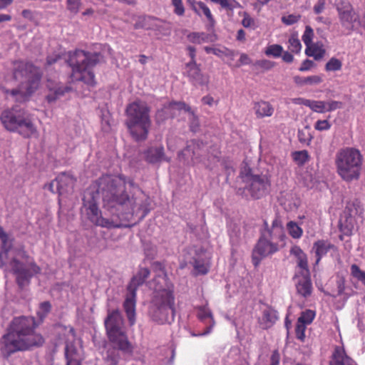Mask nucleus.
<instances>
[{
	"mask_svg": "<svg viewBox=\"0 0 365 365\" xmlns=\"http://www.w3.org/2000/svg\"><path fill=\"white\" fill-rule=\"evenodd\" d=\"M253 110L257 118L271 117L274 112L273 106L269 102L263 100L254 102Z\"/></svg>",
	"mask_w": 365,
	"mask_h": 365,
	"instance_id": "6ab92c4d",
	"label": "nucleus"
},
{
	"mask_svg": "<svg viewBox=\"0 0 365 365\" xmlns=\"http://www.w3.org/2000/svg\"><path fill=\"white\" fill-rule=\"evenodd\" d=\"M242 24L245 28L252 27L255 24V21L248 14L245 13L242 20Z\"/></svg>",
	"mask_w": 365,
	"mask_h": 365,
	"instance_id": "052dcab7",
	"label": "nucleus"
},
{
	"mask_svg": "<svg viewBox=\"0 0 365 365\" xmlns=\"http://www.w3.org/2000/svg\"><path fill=\"white\" fill-rule=\"evenodd\" d=\"M327 0H317L314 4L313 10L316 14H321L325 9Z\"/></svg>",
	"mask_w": 365,
	"mask_h": 365,
	"instance_id": "bf43d9fd",
	"label": "nucleus"
},
{
	"mask_svg": "<svg viewBox=\"0 0 365 365\" xmlns=\"http://www.w3.org/2000/svg\"><path fill=\"white\" fill-rule=\"evenodd\" d=\"M12 272L16 275V282L21 289L30 284L31 277L41 272V268L34 262L29 264V267L25 268L22 262L14 258L10 262Z\"/></svg>",
	"mask_w": 365,
	"mask_h": 365,
	"instance_id": "9d476101",
	"label": "nucleus"
},
{
	"mask_svg": "<svg viewBox=\"0 0 365 365\" xmlns=\"http://www.w3.org/2000/svg\"><path fill=\"white\" fill-rule=\"evenodd\" d=\"M80 5V0H67L68 9L75 14L78 12Z\"/></svg>",
	"mask_w": 365,
	"mask_h": 365,
	"instance_id": "6e6d98bb",
	"label": "nucleus"
},
{
	"mask_svg": "<svg viewBox=\"0 0 365 365\" xmlns=\"http://www.w3.org/2000/svg\"><path fill=\"white\" fill-rule=\"evenodd\" d=\"M314 36V31L309 26H307L305 27V30L304 31V34L302 35V41L304 43L306 47L312 44V38Z\"/></svg>",
	"mask_w": 365,
	"mask_h": 365,
	"instance_id": "8fccbe9b",
	"label": "nucleus"
},
{
	"mask_svg": "<svg viewBox=\"0 0 365 365\" xmlns=\"http://www.w3.org/2000/svg\"><path fill=\"white\" fill-rule=\"evenodd\" d=\"M283 247L278 242L272 241L264 236H260L252 253V261L254 266L257 267L263 258L276 253Z\"/></svg>",
	"mask_w": 365,
	"mask_h": 365,
	"instance_id": "9b49d317",
	"label": "nucleus"
},
{
	"mask_svg": "<svg viewBox=\"0 0 365 365\" xmlns=\"http://www.w3.org/2000/svg\"><path fill=\"white\" fill-rule=\"evenodd\" d=\"M89 189L92 200L84 202L88 219L97 226L107 228L113 227L111 221L101 216L96 201L101 197L108 207L125 205L130 199L126 192L125 178L120 175H105L93 182Z\"/></svg>",
	"mask_w": 365,
	"mask_h": 365,
	"instance_id": "f257e3e1",
	"label": "nucleus"
},
{
	"mask_svg": "<svg viewBox=\"0 0 365 365\" xmlns=\"http://www.w3.org/2000/svg\"><path fill=\"white\" fill-rule=\"evenodd\" d=\"M187 40L196 44H201L209 41L210 36L204 32H191L187 36Z\"/></svg>",
	"mask_w": 365,
	"mask_h": 365,
	"instance_id": "72a5a7b5",
	"label": "nucleus"
},
{
	"mask_svg": "<svg viewBox=\"0 0 365 365\" xmlns=\"http://www.w3.org/2000/svg\"><path fill=\"white\" fill-rule=\"evenodd\" d=\"M364 157L354 148H345L339 150L335 158L336 173L345 182L358 180L361 176Z\"/></svg>",
	"mask_w": 365,
	"mask_h": 365,
	"instance_id": "0eeeda50",
	"label": "nucleus"
},
{
	"mask_svg": "<svg viewBox=\"0 0 365 365\" xmlns=\"http://www.w3.org/2000/svg\"><path fill=\"white\" fill-rule=\"evenodd\" d=\"M210 1L220 4L221 8L226 11H232L234 9L241 7L240 4L237 0H210Z\"/></svg>",
	"mask_w": 365,
	"mask_h": 365,
	"instance_id": "e433bc0d",
	"label": "nucleus"
},
{
	"mask_svg": "<svg viewBox=\"0 0 365 365\" xmlns=\"http://www.w3.org/2000/svg\"><path fill=\"white\" fill-rule=\"evenodd\" d=\"M329 365H358L357 363L348 356L343 346H336L332 352Z\"/></svg>",
	"mask_w": 365,
	"mask_h": 365,
	"instance_id": "dca6fc26",
	"label": "nucleus"
},
{
	"mask_svg": "<svg viewBox=\"0 0 365 365\" xmlns=\"http://www.w3.org/2000/svg\"><path fill=\"white\" fill-rule=\"evenodd\" d=\"M57 191L59 195H62L67 191L68 188L72 187L75 180L72 175L66 173H61L56 178Z\"/></svg>",
	"mask_w": 365,
	"mask_h": 365,
	"instance_id": "a878e982",
	"label": "nucleus"
},
{
	"mask_svg": "<svg viewBox=\"0 0 365 365\" xmlns=\"http://www.w3.org/2000/svg\"><path fill=\"white\" fill-rule=\"evenodd\" d=\"M343 106L342 102L337 101H327V110L326 112H332L336 109L341 108Z\"/></svg>",
	"mask_w": 365,
	"mask_h": 365,
	"instance_id": "4d7b16f0",
	"label": "nucleus"
},
{
	"mask_svg": "<svg viewBox=\"0 0 365 365\" xmlns=\"http://www.w3.org/2000/svg\"><path fill=\"white\" fill-rule=\"evenodd\" d=\"M342 67L341 61L335 58H331L325 65V70L327 71H340Z\"/></svg>",
	"mask_w": 365,
	"mask_h": 365,
	"instance_id": "49530a36",
	"label": "nucleus"
},
{
	"mask_svg": "<svg viewBox=\"0 0 365 365\" xmlns=\"http://www.w3.org/2000/svg\"><path fill=\"white\" fill-rule=\"evenodd\" d=\"M350 271L351 276L365 286V271L361 270L356 264H351Z\"/></svg>",
	"mask_w": 365,
	"mask_h": 365,
	"instance_id": "37998d69",
	"label": "nucleus"
},
{
	"mask_svg": "<svg viewBox=\"0 0 365 365\" xmlns=\"http://www.w3.org/2000/svg\"><path fill=\"white\" fill-rule=\"evenodd\" d=\"M199 144L196 140H191L186 148L179 154V158H185V156H191V159L194 161V156L195 155V148H198Z\"/></svg>",
	"mask_w": 365,
	"mask_h": 365,
	"instance_id": "a19ab883",
	"label": "nucleus"
},
{
	"mask_svg": "<svg viewBox=\"0 0 365 365\" xmlns=\"http://www.w3.org/2000/svg\"><path fill=\"white\" fill-rule=\"evenodd\" d=\"M307 329V326H304V324L296 323L294 332L296 338L300 341V342H304L306 339V335L305 331Z\"/></svg>",
	"mask_w": 365,
	"mask_h": 365,
	"instance_id": "09e8293b",
	"label": "nucleus"
},
{
	"mask_svg": "<svg viewBox=\"0 0 365 365\" xmlns=\"http://www.w3.org/2000/svg\"><path fill=\"white\" fill-rule=\"evenodd\" d=\"M277 319V312L271 307H267L263 310L262 317L258 322L262 329H267L274 325Z\"/></svg>",
	"mask_w": 365,
	"mask_h": 365,
	"instance_id": "5701e85b",
	"label": "nucleus"
},
{
	"mask_svg": "<svg viewBox=\"0 0 365 365\" xmlns=\"http://www.w3.org/2000/svg\"><path fill=\"white\" fill-rule=\"evenodd\" d=\"M123 319L118 309L108 310L104 321L107 335H113L123 331Z\"/></svg>",
	"mask_w": 365,
	"mask_h": 365,
	"instance_id": "4468645a",
	"label": "nucleus"
},
{
	"mask_svg": "<svg viewBox=\"0 0 365 365\" xmlns=\"http://www.w3.org/2000/svg\"><path fill=\"white\" fill-rule=\"evenodd\" d=\"M100 54L76 49L69 52L68 64L71 68L70 79L72 82L81 81L89 86L96 83L93 68L98 63Z\"/></svg>",
	"mask_w": 365,
	"mask_h": 365,
	"instance_id": "423d86ee",
	"label": "nucleus"
},
{
	"mask_svg": "<svg viewBox=\"0 0 365 365\" xmlns=\"http://www.w3.org/2000/svg\"><path fill=\"white\" fill-rule=\"evenodd\" d=\"M155 275L150 282L153 292L150 301L149 314L158 324L171 323L175 319V297L172 284L161 263L153 264Z\"/></svg>",
	"mask_w": 365,
	"mask_h": 365,
	"instance_id": "f03ea898",
	"label": "nucleus"
},
{
	"mask_svg": "<svg viewBox=\"0 0 365 365\" xmlns=\"http://www.w3.org/2000/svg\"><path fill=\"white\" fill-rule=\"evenodd\" d=\"M287 230L289 235L294 239H299L303 235L302 228L294 221H289L287 222Z\"/></svg>",
	"mask_w": 365,
	"mask_h": 365,
	"instance_id": "4c0bfd02",
	"label": "nucleus"
},
{
	"mask_svg": "<svg viewBox=\"0 0 365 365\" xmlns=\"http://www.w3.org/2000/svg\"><path fill=\"white\" fill-rule=\"evenodd\" d=\"M291 200H293V202L287 200L282 203L284 209L289 212L296 210L299 205V201L298 199H294V197L291 195Z\"/></svg>",
	"mask_w": 365,
	"mask_h": 365,
	"instance_id": "5fc2aeb1",
	"label": "nucleus"
},
{
	"mask_svg": "<svg viewBox=\"0 0 365 365\" xmlns=\"http://www.w3.org/2000/svg\"><path fill=\"white\" fill-rule=\"evenodd\" d=\"M0 239L1 240V252H0V268L4 265V259L8 258V255L11 249L12 245L9 243L8 235L0 226Z\"/></svg>",
	"mask_w": 365,
	"mask_h": 365,
	"instance_id": "bb28decb",
	"label": "nucleus"
},
{
	"mask_svg": "<svg viewBox=\"0 0 365 365\" xmlns=\"http://www.w3.org/2000/svg\"><path fill=\"white\" fill-rule=\"evenodd\" d=\"M187 76L195 83L200 86L207 85L209 83V76L201 72L200 67L187 70Z\"/></svg>",
	"mask_w": 365,
	"mask_h": 365,
	"instance_id": "7c9ffc66",
	"label": "nucleus"
},
{
	"mask_svg": "<svg viewBox=\"0 0 365 365\" xmlns=\"http://www.w3.org/2000/svg\"><path fill=\"white\" fill-rule=\"evenodd\" d=\"M38 324L34 317H14L3 336L2 354L8 358L17 351L29 350L44 344L43 336L36 331Z\"/></svg>",
	"mask_w": 365,
	"mask_h": 365,
	"instance_id": "7ed1b4c3",
	"label": "nucleus"
},
{
	"mask_svg": "<svg viewBox=\"0 0 365 365\" xmlns=\"http://www.w3.org/2000/svg\"><path fill=\"white\" fill-rule=\"evenodd\" d=\"M307 107H309L313 112L324 113L327 110V101H306Z\"/></svg>",
	"mask_w": 365,
	"mask_h": 365,
	"instance_id": "c9c22d12",
	"label": "nucleus"
},
{
	"mask_svg": "<svg viewBox=\"0 0 365 365\" xmlns=\"http://www.w3.org/2000/svg\"><path fill=\"white\" fill-rule=\"evenodd\" d=\"M247 189L255 199L264 196L269 186V180L266 175H251L247 177Z\"/></svg>",
	"mask_w": 365,
	"mask_h": 365,
	"instance_id": "f8f14e48",
	"label": "nucleus"
},
{
	"mask_svg": "<svg viewBox=\"0 0 365 365\" xmlns=\"http://www.w3.org/2000/svg\"><path fill=\"white\" fill-rule=\"evenodd\" d=\"M49 93L46 96V99L48 103H53L60 97L71 91V87L68 86H62L56 84L55 86L51 83L47 84Z\"/></svg>",
	"mask_w": 365,
	"mask_h": 365,
	"instance_id": "aec40b11",
	"label": "nucleus"
},
{
	"mask_svg": "<svg viewBox=\"0 0 365 365\" xmlns=\"http://www.w3.org/2000/svg\"><path fill=\"white\" fill-rule=\"evenodd\" d=\"M0 120L7 130L18 133L23 138H29L37 133L30 115L17 106L4 110Z\"/></svg>",
	"mask_w": 365,
	"mask_h": 365,
	"instance_id": "6e6552de",
	"label": "nucleus"
},
{
	"mask_svg": "<svg viewBox=\"0 0 365 365\" xmlns=\"http://www.w3.org/2000/svg\"><path fill=\"white\" fill-rule=\"evenodd\" d=\"M77 351L74 346H66V365H81V361L76 358V354Z\"/></svg>",
	"mask_w": 365,
	"mask_h": 365,
	"instance_id": "f704fd0d",
	"label": "nucleus"
},
{
	"mask_svg": "<svg viewBox=\"0 0 365 365\" xmlns=\"http://www.w3.org/2000/svg\"><path fill=\"white\" fill-rule=\"evenodd\" d=\"M293 160L299 165H303L309 160L308 152L305 150L295 151L292 153Z\"/></svg>",
	"mask_w": 365,
	"mask_h": 365,
	"instance_id": "c03bdc74",
	"label": "nucleus"
},
{
	"mask_svg": "<svg viewBox=\"0 0 365 365\" xmlns=\"http://www.w3.org/2000/svg\"><path fill=\"white\" fill-rule=\"evenodd\" d=\"M314 63L312 61L309 59H305L301 64V66L299 68V71H307L310 70Z\"/></svg>",
	"mask_w": 365,
	"mask_h": 365,
	"instance_id": "680f3d73",
	"label": "nucleus"
},
{
	"mask_svg": "<svg viewBox=\"0 0 365 365\" xmlns=\"http://www.w3.org/2000/svg\"><path fill=\"white\" fill-rule=\"evenodd\" d=\"M173 112L168 108V106H165L162 109L158 110L155 114V121L157 124L163 123L168 118L173 117Z\"/></svg>",
	"mask_w": 365,
	"mask_h": 365,
	"instance_id": "58836bf2",
	"label": "nucleus"
},
{
	"mask_svg": "<svg viewBox=\"0 0 365 365\" xmlns=\"http://www.w3.org/2000/svg\"><path fill=\"white\" fill-rule=\"evenodd\" d=\"M334 247L328 240H319L314 243L313 249L314 250L317 257L316 263L318 264L322 258L326 255L328 252Z\"/></svg>",
	"mask_w": 365,
	"mask_h": 365,
	"instance_id": "393cba45",
	"label": "nucleus"
},
{
	"mask_svg": "<svg viewBox=\"0 0 365 365\" xmlns=\"http://www.w3.org/2000/svg\"><path fill=\"white\" fill-rule=\"evenodd\" d=\"M172 4L174 6V13L178 16H182L185 14V8L182 0H172Z\"/></svg>",
	"mask_w": 365,
	"mask_h": 365,
	"instance_id": "864d4df0",
	"label": "nucleus"
},
{
	"mask_svg": "<svg viewBox=\"0 0 365 365\" xmlns=\"http://www.w3.org/2000/svg\"><path fill=\"white\" fill-rule=\"evenodd\" d=\"M150 112V107L141 101L130 103L125 108V125L136 142L144 141L148 138L152 125Z\"/></svg>",
	"mask_w": 365,
	"mask_h": 365,
	"instance_id": "39448f33",
	"label": "nucleus"
},
{
	"mask_svg": "<svg viewBox=\"0 0 365 365\" xmlns=\"http://www.w3.org/2000/svg\"><path fill=\"white\" fill-rule=\"evenodd\" d=\"M299 19V16L289 14L288 16H282V21L286 25H292L297 23Z\"/></svg>",
	"mask_w": 365,
	"mask_h": 365,
	"instance_id": "13d9d810",
	"label": "nucleus"
},
{
	"mask_svg": "<svg viewBox=\"0 0 365 365\" xmlns=\"http://www.w3.org/2000/svg\"><path fill=\"white\" fill-rule=\"evenodd\" d=\"M264 230L261 232L260 236H264L269 240L278 242L282 246L285 245L287 239L284 227L280 219L276 217L269 227L267 221L264 222Z\"/></svg>",
	"mask_w": 365,
	"mask_h": 365,
	"instance_id": "ddd939ff",
	"label": "nucleus"
},
{
	"mask_svg": "<svg viewBox=\"0 0 365 365\" xmlns=\"http://www.w3.org/2000/svg\"><path fill=\"white\" fill-rule=\"evenodd\" d=\"M195 309L197 310V318L200 322H204L206 319H210L211 321H213V314L208 307L207 303L202 306H197L195 307Z\"/></svg>",
	"mask_w": 365,
	"mask_h": 365,
	"instance_id": "473e14b6",
	"label": "nucleus"
},
{
	"mask_svg": "<svg viewBox=\"0 0 365 365\" xmlns=\"http://www.w3.org/2000/svg\"><path fill=\"white\" fill-rule=\"evenodd\" d=\"M135 304L136 292L128 290V294L123 303V308L130 326H133L135 322Z\"/></svg>",
	"mask_w": 365,
	"mask_h": 365,
	"instance_id": "f3484780",
	"label": "nucleus"
},
{
	"mask_svg": "<svg viewBox=\"0 0 365 365\" xmlns=\"http://www.w3.org/2000/svg\"><path fill=\"white\" fill-rule=\"evenodd\" d=\"M257 64L258 66H259L260 67L262 68H264L266 69H270L272 68L274 63L269 60H262V61H259Z\"/></svg>",
	"mask_w": 365,
	"mask_h": 365,
	"instance_id": "338daca9",
	"label": "nucleus"
},
{
	"mask_svg": "<svg viewBox=\"0 0 365 365\" xmlns=\"http://www.w3.org/2000/svg\"><path fill=\"white\" fill-rule=\"evenodd\" d=\"M364 210L357 202H348L341 215L339 228L342 233L339 236L343 240V235L351 236L356 228L358 227V220L363 221Z\"/></svg>",
	"mask_w": 365,
	"mask_h": 365,
	"instance_id": "1a4fd4ad",
	"label": "nucleus"
},
{
	"mask_svg": "<svg viewBox=\"0 0 365 365\" xmlns=\"http://www.w3.org/2000/svg\"><path fill=\"white\" fill-rule=\"evenodd\" d=\"M193 267L197 274H205L208 272V267L202 260L195 259Z\"/></svg>",
	"mask_w": 365,
	"mask_h": 365,
	"instance_id": "3c124183",
	"label": "nucleus"
},
{
	"mask_svg": "<svg viewBox=\"0 0 365 365\" xmlns=\"http://www.w3.org/2000/svg\"><path fill=\"white\" fill-rule=\"evenodd\" d=\"M51 309V305L49 302H43L40 304V309L41 312H43V315H46L50 312Z\"/></svg>",
	"mask_w": 365,
	"mask_h": 365,
	"instance_id": "69168bd1",
	"label": "nucleus"
},
{
	"mask_svg": "<svg viewBox=\"0 0 365 365\" xmlns=\"http://www.w3.org/2000/svg\"><path fill=\"white\" fill-rule=\"evenodd\" d=\"M288 48L292 53H298L302 49V44L296 35H292L288 41Z\"/></svg>",
	"mask_w": 365,
	"mask_h": 365,
	"instance_id": "a18cd8bd",
	"label": "nucleus"
},
{
	"mask_svg": "<svg viewBox=\"0 0 365 365\" xmlns=\"http://www.w3.org/2000/svg\"><path fill=\"white\" fill-rule=\"evenodd\" d=\"M297 279L296 289L297 292L300 296L307 298L312 294V283L311 281L310 271L299 272L295 275Z\"/></svg>",
	"mask_w": 365,
	"mask_h": 365,
	"instance_id": "2eb2a0df",
	"label": "nucleus"
},
{
	"mask_svg": "<svg viewBox=\"0 0 365 365\" xmlns=\"http://www.w3.org/2000/svg\"><path fill=\"white\" fill-rule=\"evenodd\" d=\"M150 272L148 268L140 267L137 273L131 278L127 290L137 292L138 287L143 285L150 276Z\"/></svg>",
	"mask_w": 365,
	"mask_h": 365,
	"instance_id": "412c9836",
	"label": "nucleus"
},
{
	"mask_svg": "<svg viewBox=\"0 0 365 365\" xmlns=\"http://www.w3.org/2000/svg\"><path fill=\"white\" fill-rule=\"evenodd\" d=\"M13 78L19 83L16 88L11 90L2 87L6 94L20 103L26 102L38 89L42 78L40 68L33 63L24 61H15L12 63Z\"/></svg>",
	"mask_w": 365,
	"mask_h": 365,
	"instance_id": "20e7f679",
	"label": "nucleus"
},
{
	"mask_svg": "<svg viewBox=\"0 0 365 365\" xmlns=\"http://www.w3.org/2000/svg\"><path fill=\"white\" fill-rule=\"evenodd\" d=\"M164 157V148L163 146L150 148L145 152L146 161L150 163H156L161 161Z\"/></svg>",
	"mask_w": 365,
	"mask_h": 365,
	"instance_id": "c756f323",
	"label": "nucleus"
},
{
	"mask_svg": "<svg viewBox=\"0 0 365 365\" xmlns=\"http://www.w3.org/2000/svg\"><path fill=\"white\" fill-rule=\"evenodd\" d=\"M271 364L270 365H279L280 361V354L278 350L273 351L271 356Z\"/></svg>",
	"mask_w": 365,
	"mask_h": 365,
	"instance_id": "0e129e2a",
	"label": "nucleus"
},
{
	"mask_svg": "<svg viewBox=\"0 0 365 365\" xmlns=\"http://www.w3.org/2000/svg\"><path fill=\"white\" fill-rule=\"evenodd\" d=\"M337 11L342 24L353 21V9L349 4H347L343 8L338 7Z\"/></svg>",
	"mask_w": 365,
	"mask_h": 365,
	"instance_id": "2f4dec72",
	"label": "nucleus"
},
{
	"mask_svg": "<svg viewBox=\"0 0 365 365\" xmlns=\"http://www.w3.org/2000/svg\"><path fill=\"white\" fill-rule=\"evenodd\" d=\"M109 341L117 346L118 349L123 352L132 353L133 346L128 341L124 331L114 333L113 335H107Z\"/></svg>",
	"mask_w": 365,
	"mask_h": 365,
	"instance_id": "a211bd4d",
	"label": "nucleus"
},
{
	"mask_svg": "<svg viewBox=\"0 0 365 365\" xmlns=\"http://www.w3.org/2000/svg\"><path fill=\"white\" fill-rule=\"evenodd\" d=\"M293 81L297 86L302 87L320 84L323 81V78L320 75H313L307 77L294 76Z\"/></svg>",
	"mask_w": 365,
	"mask_h": 365,
	"instance_id": "c85d7f7f",
	"label": "nucleus"
},
{
	"mask_svg": "<svg viewBox=\"0 0 365 365\" xmlns=\"http://www.w3.org/2000/svg\"><path fill=\"white\" fill-rule=\"evenodd\" d=\"M44 188H47L52 193H58L56 179L55 178L50 183L44 186Z\"/></svg>",
	"mask_w": 365,
	"mask_h": 365,
	"instance_id": "774afa93",
	"label": "nucleus"
},
{
	"mask_svg": "<svg viewBox=\"0 0 365 365\" xmlns=\"http://www.w3.org/2000/svg\"><path fill=\"white\" fill-rule=\"evenodd\" d=\"M315 317V312L311 309H307L302 312L299 317L297 319L298 324H304V326L309 325L313 322Z\"/></svg>",
	"mask_w": 365,
	"mask_h": 365,
	"instance_id": "ea45409f",
	"label": "nucleus"
},
{
	"mask_svg": "<svg viewBox=\"0 0 365 365\" xmlns=\"http://www.w3.org/2000/svg\"><path fill=\"white\" fill-rule=\"evenodd\" d=\"M168 108L170 109L171 112H173L174 110H185L186 112L193 114V110L191 109V108L185 104L184 102L181 101H173L170 102L168 105Z\"/></svg>",
	"mask_w": 365,
	"mask_h": 365,
	"instance_id": "de8ad7c7",
	"label": "nucleus"
},
{
	"mask_svg": "<svg viewBox=\"0 0 365 365\" xmlns=\"http://www.w3.org/2000/svg\"><path fill=\"white\" fill-rule=\"evenodd\" d=\"M192 10L199 16L204 15L207 19L209 26L213 28L215 25L216 21L211 13L210 8L202 1L195 2L192 6Z\"/></svg>",
	"mask_w": 365,
	"mask_h": 365,
	"instance_id": "b1692460",
	"label": "nucleus"
},
{
	"mask_svg": "<svg viewBox=\"0 0 365 365\" xmlns=\"http://www.w3.org/2000/svg\"><path fill=\"white\" fill-rule=\"evenodd\" d=\"M192 115V119L190 122V128L191 131L195 133L198 130L200 124L198 118L195 115V113L193 112V114H191Z\"/></svg>",
	"mask_w": 365,
	"mask_h": 365,
	"instance_id": "e2e57ef3",
	"label": "nucleus"
},
{
	"mask_svg": "<svg viewBox=\"0 0 365 365\" xmlns=\"http://www.w3.org/2000/svg\"><path fill=\"white\" fill-rule=\"evenodd\" d=\"M290 255L297 259V267L300 269L299 272H307L309 270L307 255L299 246H292L290 249Z\"/></svg>",
	"mask_w": 365,
	"mask_h": 365,
	"instance_id": "4be33fe9",
	"label": "nucleus"
},
{
	"mask_svg": "<svg viewBox=\"0 0 365 365\" xmlns=\"http://www.w3.org/2000/svg\"><path fill=\"white\" fill-rule=\"evenodd\" d=\"M331 123L328 120H318L314 127L315 130L319 131L328 130L331 128Z\"/></svg>",
	"mask_w": 365,
	"mask_h": 365,
	"instance_id": "603ef678",
	"label": "nucleus"
},
{
	"mask_svg": "<svg viewBox=\"0 0 365 365\" xmlns=\"http://www.w3.org/2000/svg\"><path fill=\"white\" fill-rule=\"evenodd\" d=\"M283 53V47L279 44H272L268 46L264 53L267 56H272L274 58H279Z\"/></svg>",
	"mask_w": 365,
	"mask_h": 365,
	"instance_id": "79ce46f5",
	"label": "nucleus"
},
{
	"mask_svg": "<svg viewBox=\"0 0 365 365\" xmlns=\"http://www.w3.org/2000/svg\"><path fill=\"white\" fill-rule=\"evenodd\" d=\"M326 53L324 44L322 42H316L306 47L305 54L313 57L314 60L319 61L324 58Z\"/></svg>",
	"mask_w": 365,
	"mask_h": 365,
	"instance_id": "cd10ccee",
	"label": "nucleus"
}]
</instances>
